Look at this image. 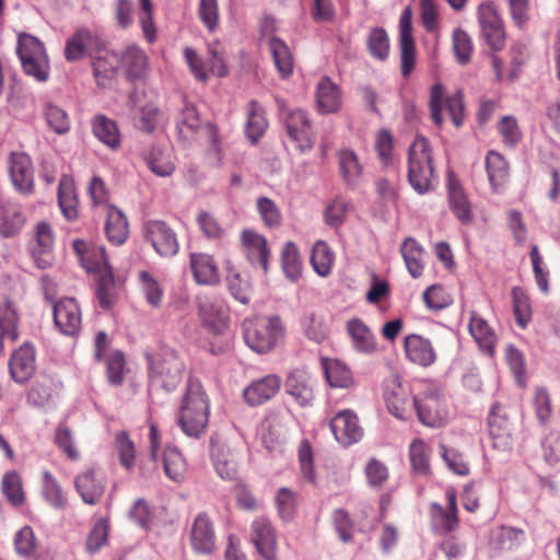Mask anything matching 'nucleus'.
I'll use <instances>...</instances> for the list:
<instances>
[{"mask_svg": "<svg viewBox=\"0 0 560 560\" xmlns=\"http://www.w3.org/2000/svg\"><path fill=\"white\" fill-rule=\"evenodd\" d=\"M163 467L165 475L174 482H182L186 477L187 464L175 446H166L163 454Z\"/></svg>", "mask_w": 560, "mask_h": 560, "instance_id": "a18cd8bd", "label": "nucleus"}, {"mask_svg": "<svg viewBox=\"0 0 560 560\" xmlns=\"http://www.w3.org/2000/svg\"><path fill=\"white\" fill-rule=\"evenodd\" d=\"M74 487L84 503L95 505L104 494L106 482L100 471L88 469L75 477Z\"/></svg>", "mask_w": 560, "mask_h": 560, "instance_id": "aec40b11", "label": "nucleus"}, {"mask_svg": "<svg viewBox=\"0 0 560 560\" xmlns=\"http://www.w3.org/2000/svg\"><path fill=\"white\" fill-rule=\"evenodd\" d=\"M404 349L409 361L423 368L432 365L436 360V352L432 342L417 334L405 337Z\"/></svg>", "mask_w": 560, "mask_h": 560, "instance_id": "4be33fe9", "label": "nucleus"}, {"mask_svg": "<svg viewBox=\"0 0 560 560\" xmlns=\"http://www.w3.org/2000/svg\"><path fill=\"white\" fill-rule=\"evenodd\" d=\"M42 494L45 502L55 510H63L68 504V498L61 485L48 470L43 472Z\"/></svg>", "mask_w": 560, "mask_h": 560, "instance_id": "de8ad7c7", "label": "nucleus"}, {"mask_svg": "<svg viewBox=\"0 0 560 560\" xmlns=\"http://www.w3.org/2000/svg\"><path fill=\"white\" fill-rule=\"evenodd\" d=\"M25 215L20 205L8 200L0 205V235L12 237L21 232Z\"/></svg>", "mask_w": 560, "mask_h": 560, "instance_id": "7c9ffc66", "label": "nucleus"}, {"mask_svg": "<svg viewBox=\"0 0 560 560\" xmlns=\"http://www.w3.org/2000/svg\"><path fill=\"white\" fill-rule=\"evenodd\" d=\"M119 66L122 67L130 80H137L144 75L148 68V58L142 49L130 46L119 55Z\"/></svg>", "mask_w": 560, "mask_h": 560, "instance_id": "a19ab883", "label": "nucleus"}, {"mask_svg": "<svg viewBox=\"0 0 560 560\" xmlns=\"http://www.w3.org/2000/svg\"><path fill=\"white\" fill-rule=\"evenodd\" d=\"M409 458L415 474L427 475L430 470L428 445L422 440H413L409 446Z\"/></svg>", "mask_w": 560, "mask_h": 560, "instance_id": "052dcab7", "label": "nucleus"}, {"mask_svg": "<svg viewBox=\"0 0 560 560\" xmlns=\"http://www.w3.org/2000/svg\"><path fill=\"white\" fill-rule=\"evenodd\" d=\"M468 327L479 348L488 355H492L494 353L497 336L488 322L476 312H471Z\"/></svg>", "mask_w": 560, "mask_h": 560, "instance_id": "72a5a7b5", "label": "nucleus"}, {"mask_svg": "<svg viewBox=\"0 0 560 560\" xmlns=\"http://www.w3.org/2000/svg\"><path fill=\"white\" fill-rule=\"evenodd\" d=\"M98 47V38L89 30H79L66 44L65 57L68 61H77L92 55Z\"/></svg>", "mask_w": 560, "mask_h": 560, "instance_id": "c85d7f7f", "label": "nucleus"}, {"mask_svg": "<svg viewBox=\"0 0 560 560\" xmlns=\"http://www.w3.org/2000/svg\"><path fill=\"white\" fill-rule=\"evenodd\" d=\"M198 18L210 33H214L220 22L218 0H199Z\"/></svg>", "mask_w": 560, "mask_h": 560, "instance_id": "0e129e2a", "label": "nucleus"}, {"mask_svg": "<svg viewBox=\"0 0 560 560\" xmlns=\"http://www.w3.org/2000/svg\"><path fill=\"white\" fill-rule=\"evenodd\" d=\"M430 114L433 122L441 127L444 121L443 110L446 109L452 122L459 128L465 119V104L459 91L453 95H446L441 83H435L430 91Z\"/></svg>", "mask_w": 560, "mask_h": 560, "instance_id": "6e6552de", "label": "nucleus"}, {"mask_svg": "<svg viewBox=\"0 0 560 560\" xmlns=\"http://www.w3.org/2000/svg\"><path fill=\"white\" fill-rule=\"evenodd\" d=\"M419 421L431 428H440L448 419V401L442 387L432 381L421 382L412 397Z\"/></svg>", "mask_w": 560, "mask_h": 560, "instance_id": "f03ea898", "label": "nucleus"}, {"mask_svg": "<svg viewBox=\"0 0 560 560\" xmlns=\"http://www.w3.org/2000/svg\"><path fill=\"white\" fill-rule=\"evenodd\" d=\"M489 432L495 446L510 447L512 444V423L503 406L494 404L488 416Z\"/></svg>", "mask_w": 560, "mask_h": 560, "instance_id": "b1692460", "label": "nucleus"}, {"mask_svg": "<svg viewBox=\"0 0 560 560\" xmlns=\"http://www.w3.org/2000/svg\"><path fill=\"white\" fill-rule=\"evenodd\" d=\"M338 161L343 180L349 186H357L363 172L358 155L352 150L345 149L339 152Z\"/></svg>", "mask_w": 560, "mask_h": 560, "instance_id": "09e8293b", "label": "nucleus"}, {"mask_svg": "<svg viewBox=\"0 0 560 560\" xmlns=\"http://www.w3.org/2000/svg\"><path fill=\"white\" fill-rule=\"evenodd\" d=\"M329 427L336 441L342 446L359 442L363 435L357 415L349 409L339 411L330 420Z\"/></svg>", "mask_w": 560, "mask_h": 560, "instance_id": "4468645a", "label": "nucleus"}, {"mask_svg": "<svg viewBox=\"0 0 560 560\" xmlns=\"http://www.w3.org/2000/svg\"><path fill=\"white\" fill-rule=\"evenodd\" d=\"M335 254L328 244L324 241H317L313 245L311 262L315 272L322 277H327L332 269Z\"/></svg>", "mask_w": 560, "mask_h": 560, "instance_id": "5fc2aeb1", "label": "nucleus"}, {"mask_svg": "<svg viewBox=\"0 0 560 560\" xmlns=\"http://www.w3.org/2000/svg\"><path fill=\"white\" fill-rule=\"evenodd\" d=\"M276 102L285 122L288 136L296 144V149L302 153L310 151L315 143V137L307 113L301 108H288L282 98L277 97Z\"/></svg>", "mask_w": 560, "mask_h": 560, "instance_id": "0eeeda50", "label": "nucleus"}, {"mask_svg": "<svg viewBox=\"0 0 560 560\" xmlns=\"http://www.w3.org/2000/svg\"><path fill=\"white\" fill-rule=\"evenodd\" d=\"M199 315L214 334H221L226 328V310L223 302L206 298L199 303Z\"/></svg>", "mask_w": 560, "mask_h": 560, "instance_id": "c756f323", "label": "nucleus"}, {"mask_svg": "<svg viewBox=\"0 0 560 560\" xmlns=\"http://www.w3.org/2000/svg\"><path fill=\"white\" fill-rule=\"evenodd\" d=\"M268 128V121L265 117L264 108L256 102L252 101L247 108V121L245 133L253 142H257Z\"/></svg>", "mask_w": 560, "mask_h": 560, "instance_id": "49530a36", "label": "nucleus"}, {"mask_svg": "<svg viewBox=\"0 0 560 560\" xmlns=\"http://www.w3.org/2000/svg\"><path fill=\"white\" fill-rule=\"evenodd\" d=\"M384 399L388 411L397 419H407L413 408L410 392L398 380H390L385 384Z\"/></svg>", "mask_w": 560, "mask_h": 560, "instance_id": "f3484780", "label": "nucleus"}, {"mask_svg": "<svg viewBox=\"0 0 560 560\" xmlns=\"http://www.w3.org/2000/svg\"><path fill=\"white\" fill-rule=\"evenodd\" d=\"M315 382L303 369L292 370L285 380V392L302 407L308 406L314 400Z\"/></svg>", "mask_w": 560, "mask_h": 560, "instance_id": "6ab92c4d", "label": "nucleus"}, {"mask_svg": "<svg viewBox=\"0 0 560 560\" xmlns=\"http://www.w3.org/2000/svg\"><path fill=\"white\" fill-rule=\"evenodd\" d=\"M54 322L66 336H75L81 329V310L72 298H63L52 304Z\"/></svg>", "mask_w": 560, "mask_h": 560, "instance_id": "f8f14e48", "label": "nucleus"}, {"mask_svg": "<svg viewBox=\"0 0 560 560\" xmlns=\"http://www.w3.org/2000/svg\"><path fill=\"white\" fill-rule=\"evenodd\" d=\"M485 164L492 191L501 192L510 178L508 161L501 153L491 150L486 155Z\"/></svg>", "mask_w": 560, "mask_h": 560, "instance_id": "bb28decb", "label": "nucleus"}, {"mask_svg": "<svg viewBox=\"0 0 560 560\" xmlns=\"http://www.w3.org/2000/svg\"><path fill=\"white\" fill-rule=\"evenodd\" d=\"M347 332L355 351L362 354H373L377 350L376 338L362 319L352 318L348 320Z\"/></svg>", "mask_w": 560, "mask_h": 560, "instance_id": "cd10ccee", "label": "nucleus"}, {"mask_svg": "<svg viewBox=\"0 0 560 560\" xmlns=\"http://www.w3.org/2000/svg\"><path fill=\"white\" fill-rule=\"evenodd\" d=\"M243 335L253 351L267 353L283 339L284 327L279 316H257L243 322Z\"/></svg>", "mask_w": 560, "mask_h": 560, "instance_id": "20e7f679", "label": "nucleus"}, {"mask_svg": "<svg viewBox=\"0 0 560 560\" xmlns=\"http://www.w3.org/2000/svg\"><path fill=\"white\" fill-rule=\"evenodd\" d=\"M400 253L409 275L420 278L424 270V249L413 237H407L400 246Z\"/></svg>", "mask_w": 560, "mask_h": 560, "instance_id": "e433bc0d", "label": "nucleus"}, {"mask_svg": "<svg viewBox=\"0 0 560 560\" xmlns=\"http://www.w3.org/2000/svg\"><path fill=\"white\" fill-rule=\"evenodd\" d=\"M58 203L68 220L77 218V196L71 177L62 176L58 185Z\"/></svg>", "mask_w": 560, "mask_h": 560, "instance_id": "3c124183", "label": "nucleus"}, {"mask_svg": "<svg viewBox=\"0 0 560 560\" xmlns=\"http://www.w3.org/2000/svg\"><path fill=\"white\" fill-rule=\"evenodd\" d=\"M368 485L373 489H381L388 479L387 466L377 458H370L364 468Z\"/></svg>", "mask_w": 560, "mask_h": 560, "instance_id": "774afa93", "label": "nucleus"}, {"mask_svg": "<svg viewBox=\"0 0 560 560\" xmlns=\"http://www.w3.org/2000/svg\"><path fill=\"white\" fill-rule=\"evenodd\" d=\"M138 280L145 302L153 308L161 307L164 298V289L160 281L147 270L139 272Z\"/></svg>", "mask_w": 560, "mask_h": 560, "instance_id": "8fccbe9b", "label": "nucleus"}, {"mask_svg": "<svg viewBox=\"0 0 560 560\" xmlns=\"http://www.w3.org/2000/svg\"><path fill=\"white\" fill-rule=\"evenodd\" d=\"M190 267L197 283L203 285L219 283L220 273L212 256L205 253H192L190 255Z\"/></svg>", "mask_w": 560, "mask_h": 560, "instance_id": "2f4dec72", "label": "nucleus"}, {"mask_svg": "<svg viewBox=\"0 0 560 560\" xmlns=\"http://www.w3.org/2000/svg\"><path fill=\"white\" fill-rule=\"evenodd\" d=\"M190 541L192 549L200 555H210L215 548V534L213 525L210 518L200 513L196 516L191 534Z\"/></svg>", "mask_w": 560, "mask_h": 560, "instance_id": "5701e85b", "label": "nucleus"}, {"mask_svg": "<svg viewBox=\"0 0 560 560\" xmlns=\"http://www.w3.org/2000/svg\"><path fill=\"white\" fill-rule=\"evenodd\" d=\"M210 401L199 380L189 377L179 404L176 422L189 438L199 439L206 431Z\"/></svg>", "mask_w": 560, "mask_h": 560, "instance_id": "f257e3e1", "label": "nucleus"}, {"mask_svg": "<svg viewBox=\"0 0 560 560\" xmlns=\"http://www.w3.org/2000/svg\"><path fill=\"white\" fill-rule=\"evenodd\" d=\"M118 67V54L109 50L101 51V54L93 61V73L97 85L101 88L110 86Z\"/></svg>", "mask_w": 560, "mask_h": 560, "instance_id": "473e14b6", "label": "nucleus"}, {"mask_svg": "<svg viewBox=\"0 0 560 560\" xmlns=\"http://www.w3.org/2000/svg\"><path fill=\"white\" fill-rule=\"evenodd\" d=\"M36 370V352L33 345L26 342L16 349L9 360L10 375L14 382H27Z\"/></svg>", "mask_w": 560, "mask_h": 560, "instance_id": "a211bd4d", "label": "nucleus"}, {"mask_svg": "<svg viewBox=\"0 0 560 560\" xmlns=\"http://www.w3.org/2000/svg\"><path fill=\"white\" fill-rule=\"evenodd\" d=\"M59 384L50 376L38 377L27 393V401L37 407L49 405L57 395Z\"/></svg>", "mask_w": 560, "mask_h": 560, "instance_id": "ea45409f", "label": "nucleus"}, {"mask_svg": "<svg viewBox=\"0 0 560 560\" xmlns=\"http://www.w3.org/2000/svg\"><path fill=\"white\" fill-rule=\"evenodd\" d=\"M280 387L281 378L276 374H268L253 381L244 389V399L250 406H259L275 397Z\"/></svg>", "mask_w": 560, "mask_h": 560, "instance_id": "412c9836", "label": "nucleus"}, {"mask_svg": "<svg viewBox=\"0 0 560 560\" xmlns=\"http://www.w3.org/2000/svg\"><path fill=\"white\" fill-rule=\"evenodd\" d=\"M143 237L163 258L174 257L179 250L175 231L162 220H149L142 228Z\"/></svg>", "mask_w": 560, "mask_h": 560, "instance_id": "1a4fd4ad", "label": "nucleus"}, {"mask_svg": "<svg viewBox=\"0 0 560 560\" xmlns=\"http://www.w3.org/2000/svg\"><path fill=\"white\" fill-rule=\"evenodd\" d=\"M242 243L246 248L250 262L259 265L266 271L269 258L267 240L254 231H244L242 233Z\"/></svg>", "mask_w": 560, "mask_h": 560, "instance_id": "f704fd0d", "label": "nucleus"}, {"mask_svg": "<svg viewBox=\"0 0 560 560\" xmlns=\"http://www.w3.org/2000/svg\"><path fill=\"white\" fill-rule=\"evenodd\" d=\"M447 186L452 212L463 224L470 223L472 220L471 208L460 184L454 177H450Z\"/></svg>", "mask_w": 560, "mask_h": 560, "instance_id": "58836bf2", "label": "nucleus"}, {"mask_svg": "<svg viewBox=\"0 0 560 560\" xmlns=\"http://www.w3.org/2000/svg\"><path fill=\"white\" fill-rule=\"evenodd\" d=\"M434 180L435 173L429 141L422 136H417L409 148L408 182L419 195H423L433 189Z\"/></svg>", "mask_w": 560, "mask_h": 560, "instance_id": "7ed1b4c3", "label": "nucleus"}, {"mask_svg": "<svg viewBox=\"0 0 560 560\" xmlns=\"http://www.w3.org/2000/svg\"><path fill=\"white\" fill-rule=\"evenodd\" d=\"M324 371L327 382L332 387L348 388L353 384L350 369L339 360H325Z\"/></svg>", "mask_w": 560, "mask_h": 560, "instance_id": "603ef678", "label": "nucleus"}, {"mask_svg": "<svg viewBox=\"0 0 560 560\" xmlns=\"http://www.w3.org/2000/svg\"><path fill=\"white\" fill-rule=\"evenodd\" d=\"M478 22L483 40L490 49L498 51L504 47L505 31L493 2H483L477 10Z\"/></svg>", "mask_w": 560, "mask_h": 560, "instance_id": "9d476101", "label": "nucleus"}, {"mask_svg": "<svg viewBox=\"0 0 560 560\" xmlns=\"http://www.w3.org/2000/svg\"><path fill=\"white\" fill-rule=\"evenodd\" d=\"M54 235L50 225L42 222L36 228L35 244L32 246V256L39 269H46L52 264Z\"/></svg>", "mask_w": 560, "mask_h": 560, "instance_id": "393cba45", "label": "nucleus"}, {"mask_svg": "<svg viewBox=\"0 0 560 560\" xmlns=\"http://www.w3.org/2000/svg\"><path fill=\"white\" fill-rule=\"evenodd\" d=\"M96 298L102 308L109 310L116 300V284L113 271L98 277Z\"/></svg>", "mask_w": 560, "mask_h": 560, "instance_id": "680f3d73", "label": "nucleus"}, {"mask_svg": "<svg viewBox=\"0 0 560 560\" xmlns=\"http://www.w3.org/2000/svg\"><path fill=\"white\" fill-rule=\"evenodd\" d=\"M315 101L318 113L323 115L338 112L342 104L339 86L328 77L322 78L316 86Z\"/></svg>", "mask_w": 560, "mask_h": 560, "instance_id": "a878e982", "label": "nucleus"}, {"mask_svg": "<svg viewBox=\"0 0 560 560\" xmlns=\"http://www.w3.org/2000/svg\"><path fill=\"white\" fill-rule=\"evenodd\" d=\"M145 160L148 167L158 176L167 177L175 171V165L170 155L165 154L160 148L153 147Z\"/></svg>", "mask_w": 560, "mask_h": 560, "instance_id": "bf43d9fd", "label": "nucleus"}, {"mask_svg": "<svg viewBox=\"0 0 560 560\" xmlns=\"http://www.w3.org/2000/svg\"><path fill=\"white\" fill-rule=\"evenodd\" d=\"M150 382L166 392L174 390L183 380L184 361L171 348L148 355Z\"/></svg>", "mask_w": 560, "mask_h": 560, "instance_id": "39448f33", "label": "nucleus"}, {"mask_svg": "<svg viewBox=\"0 0 560 560\" xmlns=\"http://www.w3.org/2000/svg\"><path fill=\"white\" fill-rule=\"evenodd\" d=\"M370 54L380 60H385L389 54V39L384 28L375 27L371 31L368 39Z\"/></svg>", "mask_w": 560, "mask_h": 560, "instance_id": "338daca9", "label": "nucleus"}, {"mask_svg": "<svg viewBox=\"0 0 560 560\" xmlns=\"http://www.w3.org/2000/svg\"><path fill=\"white\" fill-rule=\"evenodd\" d=\"M1 491L8 502L19 508L25 502V493L21 476L15 471H7L1 480Z\"/></svg>", "mask_w": 560, "mask_h": 560, "instance_id": "864d4df0", "label": "nucleus"}, {"mask_svg": "<svg viewBox=\"0 0 560 560\" xmlns=\"http://www.w3.org/2000/svg\"><path fill=\"white\" fill-rule=\"evenodd\" d=\"M73 249L82 267L88 272H96L101 276L112 271L107 256L105 254L104 245L98 243H86L82 240H75L73 242Z\"/></svg>", "mask_w": 560, "mask_h": 560, "instance_id": "ddd939ff", "label": "nucleus"}, {"mask_svg": "<svg viewBox=\"0 0 560 560\" xmlns=\"http://www.w3.org/2000/svg\"><path fill=\"white\" fill-rule=\"evenodd\" d=\"M268 47L280 77L289 78L293 72L294 58L287 43L277 36H271L268 39Z\"/></svg>", "mask_w": 560, "mask_h": 560, "instance_id": "4c0bfd02", "label": "nucleus"}, {"mask_svg": "<svg viewBox=\"0 0 560 560\" xmlns=\"http://www.w3.org/2000/svg\"><path fill=\"white\" fill-rule=\"evenodd\" d=\"M44 116L48 127L56 133L65 135L69 132L71 128L70 118L62 107L47 102L44 106Z\"/></svg>", "mask_w": 560, "mask_h": 560, "instance_id": "13d9d810", "label": "nucleus"}, {"mask_svg": "<svg viewBox=\"0 0 560 560\" xmlns=\"http://www.w3.org/2000/svg\"><path fill=\"white\" fill-rule=\"evenodd\" d=\"M250 539L265 560H277V535L269 518L259 516L254 520Z\"/></svg>", "mask_w": 560, "mask_h": 560, "instance_id": "2eb2a0df", "label": "nucleus"}, {"mask_svg": "<svg viewBox=\"0 0 560 560\" xmlns=\"http://www.w3.org/2000/svg\"><path fill=\"white\" fill-rule=\"evenodd\" d=\"M105 233L114 245L124 244L129 234L128 221L121 210L109 206L106 213Z\"/></svg>", "mask_w": 560, "mask_h": 560, "instance_id": "c9c22d12", "label": "nucleus"}, {"mask_svg": "<svg viewBox=\"0 0 560 560\" xmlns=\"http://www.w3.org/2000/svg\"><path fill=\"white\" fill-rule=\"evenodd\" d=\"M19 317L16 310L10 302L0 307V355L7 342L13 343L19 338Z\"/></svg>", "mask_w": 560, "mask_h": 560, "instance_id": "79ce46f5", "label": "nucleus"}, {"mask_svg": "<svg viewBox=\"0 0 560 560\" xmlns=\"http://www.w3.org/2000/svg\"><path fill=\"white\" fill-rule=\"evenodd\" d=\"M282 268L285 276L295 281L301 275L299 249L293 242H288L282 250Z\"/></svg>", "mask_w": 560, "mask_h": 560, "instance_id": "69168bd1", "label": "nucleus"}, {"mask_svg": "<svg viewBox=\"0 0 560 560\" xmlns=\"http://www.w3.org/2000/svg\"><path fill=\"white\" fill-rule=\"evenodd\" d=\"M226 283L231 294L235 300L243 304L250 301V284L246 277L228 262L226 266Z\"/></svg>", "mask_w": 560, "mask_h": 560, "instance_id": "6e6d98bb", "label": "nucleus"}, {"mask_svg": "<svg viewBox=\"0 0 560 560\" xmlns=\"http://www.w3.org/2000/svg\"><path fill=\"white\" fill-rule=\"evenodd\" d=\"M400 70L407 78L416 65V48L412 35V10L406 7L399 18Z\"/></svg>", "mask_w": 560, "mask_h": 560, "instance_id": "9b49d317", "label": "nucleus"}, {"mask_svg": "<svg viewBox=\"0 0 560 560\" xmlns=\"http://www.w3.org/2000/svg\"><path fill=\"white\" fill-rule=\"evenodd\" d=\"M8 170L14 188L21 194H31L34 188V168L30 156L13 152L8 159Z\"/></svg>", "mask_w": 560, "mask_h": 560, "instance_id": "dca6fc26", "label": "nucleus"}, {"mask_svg": "<svg viewBox=\"0 0 560 560\" xmlns=\"http://www.w3.org/2000/svg\"><path fill=\"white\" fill-rule=\"evenodd\" d=\"M94 136L108 148L116 150L120 145V132L115 120L96 115L92 120Z\"/></svg>", "mask_w": 560, "mask_h": 560, "instance_id": "37998d69", "label": "nucleus"}, {"mask_svg": "<svg viewBox=\"0 0 560 560\" xmlns=\"http://www.w3.org/2000/svg\"><path fill=\"white\" fill-rule=\"evenodd\" d=\"M200 126L199 114L194 104L185 102L176 117L178 135L188 139Z\"/></svg>", "mask_w": 560, "mask_h": 560, "instance_id": "4d7b16f0", "label": "nucleus"}, {"mask_svg": "<svg viewBox=\"0 0 560 560\" xmlns=\"http://www.w3.org/2000/svg\"><path fill=\"white\" fill-rule=\"evenodd\" d=\"M16 52L24 72L38 82H45L49 78V59L44 44L35 36L21 33L18 37Z\"/></svg>", "mask_w": 560, "mask_h": 560, "instance_id": "423d86ee", "label": "nucleus"}, {"mask_svg": "<svg viewBox=\"0 0 560 560\" xmlns=\"http://www.w3.org/2000/svg\"><path fill=\"white\" fill-rule=\"evenodd\" d=\"M256 205L257 211L266 226L273 229L281 225V211L273 200L268 197H259Z\"/></svg>", "mask_w": 560, "mask_h": 560, "instance_id": "e2e57ef3", "label": "nucleus"}, {"mask_svg": "<svg viewBox=\"0 0 560 560\" xmlns=\"http://www.w3.org/2000/svg\"><path fill=\"white\" fill-rule=\"evenodd\" d=\"M524 540V530L512 526H500L491 532L490 545L495 550H512Z\"/></svg>", "mask_w": 560, "mask_h": 560, "instance_id": "c03bdc74", "label": "nucleus"}]
</instances>
